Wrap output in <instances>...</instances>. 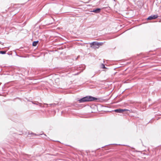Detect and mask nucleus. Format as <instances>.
<instances>
[{
	"label": "nucleus",
	"mask_w": 161,
	"mask_h": 161,
	"mask_svg": "<svg viewBox=\"0 0 161 161\" xmlns=\"http://www.w3.org/2000/svg\"><path fill=\"white\" fill-rule=\"evenodd\" d=\"M95 99H97V98L91 96H87L81 98L79 101L80 103H82L83 102L92 101Z\"/></svg>",
	"instance_id": "nucleus-1"
},
{
	"label": "nucleus",
	"mask_w": 161,
	"mask_h": 161,
	"mask_svg": "<svg viewBox=\"0 0 161 161\" xmlns=\"http://www.w3.org/2000/svg\"><path fill=\"white\" fill-rule=\"evenodd\" d=\"M103 43L100 42L98 43L96 42H94L92 43L91 44L93 46V48H98L100 46H101L103 44Z\"/></svg>",
	"instance_id": "nucleus-2"
},
{
	"label": "nucleus",
	"mask_w": 161,
	"mask_h": 161,
	"mask_svg": "<svg viewBox=\"0 0 161 161\" xmlns=\"http://www.w3.org/2000/svg\"><path fill=\"white\" fill-rule=\"evenodd\" d=\"M114 111L116 112L119 113H122L124 112L125 111H129L130 112V111L127 109H115L114 110Z\"/></svg>",
	"instance_id": "nucleus-3"
},
{
	"label": "nucleus",
	"mask_w": 161,
	"mask_h": 161,
	"mask_svg": "<svg viewBox=\"0 0 161 161\" xmlns=\"http://www.w3.org/2000/svg\"><path fill=\"white\" fill-rule=\"evenodd\" d=\"M158 17V16L157 15H152L149 16L147 19L148 20H151L153 19H155L157 18Z\"/></svg>",
	"instance_id": "nucleus-4"
},
{
	"label": "nucleus",
	"mask_w": 161,
	"mask_h": 161,
	"mask_svg": "<svg viewBox=\"0 0 161 161\" xmlns=\"http://www.w3.org/2000/svg\"><path fill=\"white\" fill-rule=\"evenodd\" d=\"M100 11V8H97L95 10H93L92 12H95L96 13H99Z\"/></svg>",
	"instance_id": "nucleus-5"
},
{
	"label": "nucleus",
	"mask_w": 161,
	"mask_h": 161,
	"mask_svg": "<svg viewBox=\"0 0 161 161\" xmlns=\"http://www.w3.org/2000/svg\"><path fill=\"white\" fill-rule=\"evenodd\" d=\"M38 41L33 42L32 44L33 46H36L38 44Z\"/></svg>",
	"instance_id": "nucleus-6"
},
{
	"label": "nucleus",
	"mask_w": 161,
	"mask_h": 161,
	"mask_svg": "<svg viewBox=\"0 0 161 161\" xmlns=\"http://www.w3.org/2000/svg\"><path fill=\"white\" fill-rule=\"evenodd\" d=\"M6 51H0V53L2 54H4L6 53Z\"/></svg>",
	"instance_id": "nucleus-7"
},
{
	"label": "nucleus",
	"mask_w": 161,
	"mask_h": 161,
	"mask_svg": "<svg viewBox=\"0 0 161 161\" xmlns=\"http://www.w3.org/2000/svg\"><path fill=\"white\" fill-rule=\"evenodd\" d=\"M101 67L103 69H105L106 68L105 66V65L103 64H102L101 65Z\"/></svg>",
	"instance_id": "nucleus-8"
},
{
	"label": "nucleus",
	"mask_w": 161,
	"mask_h": 161,
	"mask_svg": "<svg viewBox=\"0 0 161 161\" xmlns=\"http://www.w3.org/2000/svg\"><path fill=\"white\" fill-rule=\"evenodd\" d=\"M32 134L33 135H35V134L34 133H32Z\"/></svg>",
	"instance_id": "nucleus-9"
}]
</instances>
